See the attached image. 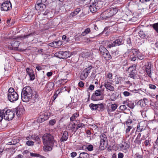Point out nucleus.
<instances>
[{
    "label": "nucleus",
    "instance_id": "79ce46f5",
    "mask_svg": "<svg viewBox=\"0 0 158 158\" xmlns=\"http://www.w3.org/2000/svg\"><path fill=\"white\" fill-rule=\"evenodd\" d=\"M152 27L155 31L158 33V23L154 24L153 25Z\"/></svg>",
    "mask_w": 158,
    "mask_h": 158
},
{
    "label": "nucleus",
    "instance_id": "b1692460",
    "mask_svg": "<svg viewBox=\"0 0 158 158\" xmlns=\"http://www.w3.org/2000/svg\"><path fill=\"white\" fill-rule=\"evenodd\" d=\"M54 84L53 82H51L46 84V88L48 90H52L54 88Z\"/></svg>",
    "mask_w": 158,
    "mask_h": 158
},
{
    "label": "nucleus",
    "instance_id": "5fc2aeb1",
    "mask_svg": "<svg viewBox=\"0 0 158 158\" xmlns=\"http://www.w3.org/2000/svg\"><path fill=\"white\" fill-rule=\"evenodd\" d=\"M48 45L51 47L56 48V45H55L54 41L49 43Z\"/></svg>",
    "mask_w": 158,
    "mask_h": 158
},
{
    "label": "nucleus",
    "instance_id": "ddd939ff",
    "mask_svg": "<svg viewBox=\"0 0 158 158\" xmlns=\"http://www.w3.org/2000/svg\"><path fill=\"white\" fill-rule=\"evenodd\" d=\"M146 125L145 122L143 121L140 122L138 124L137 131H141L144 130L146 128Z\"/></svg>",
    "mask_w": 158,
    "mask_h": 158
},
{
    "label": "nucleus",
    "instance_id": "603ef678",
    "mask_svg": "<svg viewBox=\"0 0 158 158\" xmlns=\"http://www.w3.org/2000/svg\"><path fill=\"white\" fill-rule=\"evenodd\" d=\"M84 126V125L83 123H79L77 124V127H76V128L77 129H78L81 127H82Z\"/></svg>",
    "mask_w": 158,
    "mask_h": 158
},
{
    "label": "nucleus",
    "instance_id": "864d4df0",
    "mask_svg": "<svg viewBox=\"0 0 158 158\" xmlns=\"http://www.w3.org/2000/svg\"><path fill=\"white\" fill-rule=\"evenodd\" d=\"M97 107L98 109L99 108L100 110L103 109L104 108L103 105L102 103L97 104Z\"/></svg>",
    "mask_w": 158,
    "mask_h": 158
},
{
    "label": "nucleus",
    "instance_id": "13d9d810",
    "mask_svg": "<svg viewBox=\"0 0 158 158\" xmlns=\"http://www.w3.org/2000/svg\"><path fill=\"white\" fill-rule=\"evenodd\" d=\"M123 94L125 97H127L131 95L130 93L127 91L124 92H123Z\"/></svg>",
    "mask_w": 158,
    "mask_h": 158
},
{
    "label": "nucleus",
    "instance_id": "774afa93",
    "mask_svg": "<svg viewBox=\"0 0 158 158\" xmlns=\"http://www.w3.org/2000/svg\"><path fill=\"white\" fill-rule=\"evenodd\" d=\"M45 121V119L43 118H40L38 119V121L40 123H42Z\"/></svg>",
    "mask_w": 158,
    "mask_h": 158
},
{
    "label": "nucleus",
    "instance_id": "680f3d73",
    "mask_svg": "<svg viewBox=\"0 0 158 158\" xmlns=\"http://www.w3.org/2000/svg\"><path fill=\"white\" fill-rule=\"evenodd\" d=\"M84 84L82 81H80L78 83V85L81 87H82L84 86Z\"/></svg>",
    "mask_w": 158,
    "mask_h": 158
},
{
    "label": "nucleus",
    "instance_id": "ea45409f",
    "mask_svg": "<svg viewBox=\"0 0 158 158\" xmlns=\"http://www.w3.org/2000/svg\"><path fill=\"white\" fill-rule=\"evenodd\" d=\"M13 142L11 143L15 145L16 143L19 142V139L17 138H13L12 140Z\"/></svg>",
    "mask_w": 158,
    "mask_h": 158
},
{
    "label": "nucleus",
    "instance_id": "bb28decb",
    "mask_svg": "<svg viewBox=\"0 0 158 158\" xmlns=\"http://www.w3.org/2000/svg\"><path fill=\"white\" fill-rule=\"evenodd\" d=\"M89 155L86 152H82L80 153L79 156L77 158H89Z\"/></svg>",
    "mask_w": 158,
    "mask_h": 158
},
{
    "label": "nucleus",
    "instance_id": "a19ab883",
    "mask_svg": "<svg viewBox=\"0 0 158 158\" xmlns=\"http://www.w3.org/2000/svg\"><path fill=\"white\" fill-rule=\"evenodd\" d=\"M55 45H56V48L59 47L62 44V42L61 41L59 40L57 41H54Z\"/></svg>",
    "mask_w": 158,
    "mask_h": 158
},
{
    "label": "nucleus",
    "instance_id": "f8f14e48",
    "mask_svg": "<svg viewBox=\"0 0 158 158\" xmlns=\"http://www.w3.org/2000/svg\"><path fill=\"white\" fill-rule=\"evenodd\" d=\"M129 73V77L131 78H134L135 75L136 68L135 65L130 66L128 69Z\"/></svg>",
    "mask_w": 158,
    "mask_h": 158
},
{
    "label": "nucleus",
    "instance_id": "9d476101",
    "mask_svg": "<svg viewBox=\"0 0 158 158\" xmlns=\"http://www.w3.org/2000/svg\"><path fill=\"white\" fill-rule=\"evenodd\" d=\"M11 4L10 1H6L2 3L1 6V10L7 11L11 9Z\"/></svg>",
    "mask_w": 158,
    "mask_h": 158
},
{
    "label": "nucleus",
    "instance_id": "c756f323",
    "mask_svg": "<svg viewBox=\"0 0 158 158\" xmlns=\"http://www.w3.org/2000/svg\"><path fill=\"white\" fill-rule=\"evenodd\" d=\"M90 32V30L89 28H87L84 31L82 32L81 35L82 36H85Z\"/></svg>",
    "mask_w": 158,
    "mask_h": 158
},
{
    "label": "nucleus",
    "instance_id": "4c0bfd02",
    "mask_svg": "<svg viewBox=\"0 0 158 158\" xmlns=\"http://www.w3.org/2000/svg\"><path fill=\"white\" fill-rule=\"evenodd\" d=\"M62 40L66 42H69L70 41V38L69 37H67V36L65 35H63L62 36Z\"/></svg>",
    "mask_w": 158,
    "mask_h": 158
},
{
    "label": "nucleus",
    "instance_id": "dca6fc26",
    "mask_svg": "<svg viewBox=\"0 0 158 158\" xmlns=\"http://www.w3.org/2000/svg\"><path fill=\"white\" fill-rule=\"evenodd\" d=\"M110 84V83L107 81H105L104 86L106 89L111 91H113L114 90V88Z\"/></svg>",
    "mask_w": 158,
    "mask_h": 158
},
{
    "label": "nucleus",
    "instance_id": "3c124183",
    "mask_svg": "<svg viewBox=\"0 0 158 158\" xmlns=\"http://www.w3.org/2000/svg\"><path fill=\"white\" fill-rule=\"evenodd\" d=\"M149 88L151 89H156V87L154 85L150 84L149 85Z\"/></svg>",
    "mask_w": 158,
    "mask_h": 158
},
{
    "label": "nucleus",
    "instance_id": "393cba45",
    "mask_svg": "<svg viewBox=\"0 0 158 158\" xmlns=\"http://www.w3.org/2000/svg\"><path fill=\"white\" fill-rule=\"evenodd\" d=\"M126 103H127V106L130 108L133 109L134 108L135 106L134 103V102L130 101H128V102L124 101L123 102V103L126 104Z\"/></svg>",
    "mask_w": 158,
    "mask_h": 158
},
{
    "label": "nucleus",
    "instance_id": "c03bdc74",
    "mask_svg": "<svg viewBox=\"0 0 158 158\" xmlns=\"http://www.w3.org/2000/svg\"><path fill=\"white\" fill-rule=\"evenodd\" d=\"M26 144L28 146H32L34 145V142L31 140H28Z\"/></svg>",
    "mask_w": 158,
    "mask_h": 158
},
{
    "label": "nucleus",
    "instance_id": "9b49d317",
    "mask_svg": "<svg viewBox=\"0 0 158 158\" xmlns=\"http://www.w3.org/2000/svg\"><path fill=\"white\" fill-rule=\"evenodd\" d=\"M7 98L10 102H14L18 99L19 95L16 92H14L13 94H7Z\"/></svg>",
    "mask_w": 158,
    "mask_h": 158
},
{
    "label": "nucleus",
    "instance_id": "69168bd1",
    "mask_svg": "<svg viewBox=\"0 0 158 158\" xmlns=\"http://www.w3.org/2000/svg\"><path fill=\"white\" fill-rule=\"evenodd\" d=\"M77 153L75 152H72L71 153V156L73 158V157H75L77 156Z\"/></svg>",
    "mask_w": 158,
    "mask_h": 158
},
{
    "label": "nucleus",
    "instance_id": "e433bc0d",
    "mask_svg": "<svg viewBox=\"0 0 158 158\" xmlns=\"http://www.w3.org/2000/svg\"><path fill=\"white\" fill-rule=\"evenodd\" d=\"M32 139L35 140L36 141H38V143L40 141V139L38 136L37 135H32Z\"/></svg>",
    "mask_w": 158,
    "mask_h": 158
},
{
    "label": "nucleus",
    "instance_id": "39448f33",
    "mask_svg": "<svg viewBox=\"0 0 158 158\" xmlns=\"http://www.w3.org/2000/svg\"><path fill=\"white\" fill-rule=\"evenodd\" d=\"M100 148L102 150L104 149L107 145V138L106 135L104 134H102L100 136Z\"/></svg>",
    "mask_w": 158,
    "mask_h": 158
},
{
    "label": "nucleus",
    "instance_id": "09e8293b",
    "mask_svg": "<svg viewBox=\"0 0 158 158\" xmlns=\"http://www.w3.org/2000/svg\"><path fill=\"white\" fill-rule=\"evenodd\" d=\"M115 46H116L115 45V43L114 41L113 43H111L110 44H109L107 45L108 47L110 48Z\"/></svg>",
    "mask_w": 158,
    "mask_h": 158
},
{
    "label": "nucleus",
    "instance_id": "8fccbe9b",
    "mask_svg": "<svg viewBox=\"0 0 158 158\" xmlns=\"http://www.w3.org/2000/svg\"><path fill=\"white\" fill-rule=\"evenodd\" d=\"M56 122V121L55 119H52L49 121V124L52 126L54 125Z\"/></svg>",
    "mask_w": 158,
    "mask_h": 158
},
{
    "label": "nucleus",
    "instance_id": "f257e3e1",
    "mask_svg": "<svg viewBox=\"0 0 158 158\" xmlns=\"http://www.w3.org/2000/svg\"><path fill=\"white\" fill-rule=\"evenodd\" d=\"M32 91L30 86H27L23 88L21 93V98L25 102H27L33 98L34 95H32Z\"/></svg>",
    "mask_w": 158,
    "mask_h": 158
},
{
    "label": "nucleus",
    "instance_id": "e2e57ef3",
    "mask_svg": "<svg viewBox=\"0 0 158 158\" xmlns=\"http://www.w3.org/2000/svg\"><path fill=\"white\" fill-rule=\"evenodd\" d=\"M81 35H80L79 36L78 35H76L75 36V39L76 41H79V40L80 38L81 37Z\"/></svg>",
    "mask_w": 158,
    "mask_h": 158
},
{
    "label": "nucleus",
    "instance_id": "f03ea898",
    "mask_svg": "<svg viewBox=\"0 0 158 158\" xmlns=\"http://www.w3.org/2000/svg\"><path fill=\"white\" fill-rule=\"evenodd\" d=\"M42 139L45 145L57 146L56 141L54 140L53 136L50 134H44L42 137Z\"/></svg>",
    "mask_w": 158,
    "mask_h": 158
},
{
    "label": "nucleus",
    "instance_id": "c85d7f7f",
    "mask_svg": "<svg viewBox=\"0 0 158 158\" xmlns=\"http://www.w3.org/2000/svg\"><path fill=\"white\" fill-rule=\"evenodd\" d=\"M19 44V41H13L11 43L12 46L15 48H17Z\"/></svg>",
    "mask_w": 158,
    "mask_h": 158
},
{
    "label": "nucleus",
    "instance_id": "0e129e2a",
    "mask_svg": "<svg viewBox=\"0 0 158 158\" xmlns=\"http://www.w3.org/2000/svg\"><path fill=\"white\" fill-rule=\"evenodd\" d=\"M124 156L123 154L122 153H119L118 154V158H123Z\"/></svg>",
    "mask_w": 158,
    "mask_h": 158
},
{
    "label": "nucleus",
    "instance_id": "6ab92c4d",
    "mask_svg": "<svg viewBox=\"0 0 158 158\" xmlns=\"http://www.w3.org/2000/svg\"><path fill=\"white\" fill-rule=\"evenodd\" d=\"M36 4L35 6V8L36 10H39L41 11H43L46 8V6L43 4Z\"/></svg>",
    "mask_w": 158,
    "mask_h": 158
},
{
    "label": "nucleus",
    "instance_id": "5701e85b",
    "mask_svg": "<svg viewBox=\"0 0 158 158\" xmlns=\"http://www.w3.org/2000/svg\"><path fill=\"white\" fill-rule=\"evenodd\" d=\"M114 42L116 46H119L123 44V39L122 37L118 38V39L114 40Z\"/></svg>",
    "mask_w": 158,
    "mask_h": 158
},
{
    "label": "nucleus",
    "instance_id": "a211bd4d",
    "mask_svg": "<svg viewBox=\"0 0 158 158\" xmlns=\"http://www.w3.org/2000/svg\"><path fill=\"white\" fill-rule=\"evenodd\" d=\"M36 34L35 32H34L33 33H31L29 34L28 35H25L23 36L20 35L18 36L17 38H16L15 39L17 40L19 39H20L21 40H23L26 38H27L29 36H33L34 35H35Z\"/></svg>",
    "mask_w": 158,
    "mask_h": 158
},
{
    "label": "nucleus",
    "instance_id": "423d86ee",
    "mask_svg": "<svg viewBox=\"0 0 158 158\" xmlns=\"http://www.w3.org/2000/svg\"><path fill=\"white\" fill-rule=\"evenodd\" d=\"M55 56L60 59H64L69 57L70 56V54L69 51L65 52L59 51L56 52L54 54Z\"/></svg>",
    "mask_w": 158,
    "mask_h": 158
},
{
    "label": "nucleus",
    "instance_id": "a18cd8bd",
    "mask_svg": "<svg viewBox=\"0 0 158 158\" xmlns=\"http://www.w3.org/2000/svg\"><path fill=\"white\" fill-rule=\"evenodd\" d=\"M137 57L136 56H134L133 55H131L130 56V60L132 61H135Z\"/></svg>",
    "mask_w": 158,
    "mask_h": 158
},
{
    "label": "nucleus",
    "instance_id": "f3484780",
    "mask_svg": "<svg viewBox=\"0 0 158 158\" xmlns=\"http://www.w3.org/2000/svg\"><path fill=\"white\" fill-rule=\"evenodd\" d=\"M119 147L123 151L126 150L127 149L129 148V145L126 142H122L119 145Z\"/></svg>",
    "mask_w": 158,
    "mask_h": 158
},
{
    "label": "nucleus",
    "instance_id": "f704fd0d",
    "mask_svg": "<svg viewBox=\"0 0 158 158\" xmlns=\"http://www.w3.org/2000/svg\"><path fill=\"white\" fill-rule=\"evenodd\" d=\"M89 106L92 110H96L98 109L97 104L91 103Z\"/></svg>",
    "mask_w": 158,
    "mask_h": 158
},
{
    "label": "nucleus",
    "instance_id": "4468645a",
    "mask_svg": "<svg viewBox=\"0 0 158 158\" xmlns=\"http://www.w3.org/2000/svg\"><path fill=\"white\" fill-rule=\"evenodd\" d=\"M26 72L29 76L30 80L33 81L34 80L35 77L34 71L32 69L28 68L26 69Z\"/></svg>",
    "mask_w": 158,
    "mask_h": 158
},
{
    "label": "nucleus",
    "instance_id": "473e14b6",
    "mask_svg": "<svg viewBox=\"0 0 158 158\" xmlns=\"http://www.w3.org/2000/svg\"><path fill=\"white\" fill-rule=\"evenodd\" d=\"M99 50L102 54L107 51L106 48L102 45L100 46L99 48Z\"/></svg>",
    "mask_w": 158,
    "mask_h": 158
},
{
    "label": "nucleus",
    "instance_id": "37998d69",
    "mask_svg": "<svg viewBox=\"0 0 158 158\" xmlns=\"http://www.w3.org/2000/svg\"><path fill=\"white\" fill-rule=\"evenodd\" d=\"M117 106L115 104H112L111 105V111H114L117 108Z\"/></svg>",
    "mask_w": 158,
    "mask_h": 158
},
{
    "label": "nucleus",
    "instance_id": "2eb2a0df",
    "mask_svg": "<svg viewBox=\"0 0 158 158\" xmlns=\"http://www.w3.org/2000/svg\"><path fill=\"white\" fill-rule=\"evenodd\" d=\"M126 125L127 127L126 130V133H127L129 132L130 130L133 127L131 120L129 119H128L126 122Z\"/></svg>",
    "mask_w": 158,
    "mask_h": 158
},
{
    "label": "nucleus",
    "instance_id": "0eeeda50",
    "mask_svg": "<svg viewBox=\"0 0 158 158\" xmlns=\"http://www.w3.org/2000/svg\"><path fill=\"white\" fill-rule=\"evenodd\" d=\"M4 119L9 121L13 118L15 114L13 111L10 109L7 110H4Z\"/></svg>",
    "mask_w": 158,
    "mask_h": 158
},
{
    "label": "nucleus",
    "instance_id": "6e6552de",
    "mask_svg": "<svg viewBox=\"0 0 158 158\" xmlns=\"http://www.w3.org/2000/svg\"><path fill=\"white\" fill-rule=\"evenodd\" d=\"M101 94L102 92L100 90H96L92 95L91 99L95 101L102 100L103 97L102 96Z\"/></svg>",
    "mask_w": 158,
    "mask_h": 158
},
{
    "label": "nucleus",
    "instance_id": "1a4fd4ad",
    "mask_svg": "<svg viewBox=\"0 0 158 158\" xmlns=\"http://www.w3.org/2000/svg\"><path fill=\"white\" fill-rule=\"evenodd\" d=\"M92 68V65H90L87 68H85L81 73L80 76V79L81 80H85L87 77Z\"/></svg>",
    "mask_w": 158,
    "mask_h": 158
},
{
    "label": "nucleus",
    "instance_id": "a878e982",
    "mask_svg": "<svg viewBox=\"0 0 158 158\" xmlns=\"http://www.w3.org/2000/svg\"><path fill=\"white\" fill-rule=\"evenodd\" d=\"M139 34V36L142 38L145 39L147 37V34L142 31H140Z\"/></svg>",
    "mask_w": 158,
    "mask_h": 158
},
{
    "label": "nucleus",
    "instance_id": "aec40b11",
    "mask_svg": "<svg viewBox=\"0 0 158 158\" xmlns=\"http://www.w3.org/2000/svg\"><path fill=\"white\" fill-rule=\"evenodd\" d=\"M145 71L146 72L148 76L150 77H151V67L150 65L149 64H148L146 65L145 66Z\"/></svg>",
    "mask_w": 158,
    "mask_h": 158
},
{
    "label": "nucleus",
    "instance_id": "412c9836",
    "mask_svg": "<svg viewBox=\"0 0 158 158\" xmlns=\"http://www.w3.org/2000/svg\"><path fill=\"white\" fill-rule=\"evenodd\" d=\"M102 56L106 60H109L111 58V56L107 50L102 54Z\"/></svg>",
    "mask_w": 158,
    "mask_h": 158
},
{
    "label": "nucleus",
    "instance_id": "20e7f679",
    "mask_svg": "<svg viewBox=\"0 0 158 158\" xmlns=\"http://www.w3.org/2000/svg\"><path fill=\"white\" fill-rule=\"evenodd\" d=\"M117 12L116 9L111 8L102 12L101 15V17L103 19L109 18L116 14Z\"/></svg>",
    "mask_w": 158,
    "mask_h": 158
},
{
    "label": "nucleus",
    "instance_id": "58836bf2",
    "mask_svg": "<svg viewBox=\"0 0 158 158\" xmlns=\"http://www.w3.org/2000/svg\"><path fill=\"white\" fill-rule=\"evenodd\" d=\"M4 111L3 110H0V122L2 121L3 118H4Z\"/></svg>",
    "mask_w": 158,
    "mask_h": 158
},
{
    "label": "nucleus",
    "instance_id": "49530a36",
    "mask_svg": "<svg viewBox=\"0 0 158 158\" xmlns=\"http://www.w3.org/2000/svg\"><path fill=\"white\" fill-rule=\"evenodd\" d=\"M80 11V8H77L76 10L72 14V16H74L75 15H77Z\"/></svg>",
    "mask_w": 158,
    "mask_h": 158
},
{
    "label": "nucleus",
    "instance_id": "bf43d9fd",
    "mask_svg": "<svg viewBox=\"0 0 158 158\" xmlns=\"http://www.w3.org/2000/svg\"><path fill=\"white\" fill-rule=\"evenodd\" d=\"M106 77L109 79H112V73H109L106 75Z\"/></svg>",
    "mask_w": 158,
    "mask_h": 158
},
{
    "label": "nucleus",
    "instance_id": "2f4dec72",
    "mask_svg": "<svg viewBox=\"0 0 158 158\" xmlns=\"http://www.w3.org/2000/svg\"><path fill=\"white\" fill-rule=\"evenodd\" d=\"M139 52V50L137 49L133 48L131 49V52L133 53L132 55L134 56H137Z\"/></svg>",
    "mask_w": 158,
    "mask_h": 158
},
{
    "label": "nucleus",
    "instance_id": "052dcab7",
    "mask_svg": "<svg viewBox=\"0 0 158 158\" xmlns=\"http://www.w3.org/2000/svg\"><path fill=\"white\" fill-rule=\"evenodd\" d=\"M15 112L17 116L19 115H20V111L19 110V107L16 108L15 109Z\"/></svg>",
    "mask_w": 158,
    "mask_h": 158
},
{
    "label": "nucleus",
    "instance_id": "7ed1b4c3",
    "mask_svg": "<svg viewBox=\"0 0 158 158\" xmlns=\"http://www.w3.org/2000/svg\"><path fill=\"white\" fill-rule=\"evenodd\" d=\"M90 4L89 7L90 11L94 13L102 7V2L97 0H91Z\"/></svg>",
    "mask_w": 158,
    "mask_h": 158
},
{
    "label": "nucleus",
    "instance_id": "c9c22d12",
    "mask_svg": "<svg viewBox=\"0 0 158 158\" xmlns=\"http://www.w3.org/2000/svg\"><path fill=\"white\" fill-rule=\"evenodd\" d=\"M137 57L139 60H142L145 57V56L139 52L137 56Z\"/></svg>",
    "mask_w": 158,
    "mask_h": 158
},
{
    "label": "nucleus",
    "instance_id": "4be33fe9",
    "mask_svg": "<svg viewBox=\"0 0 158 158\" xmlns=\"http://www.w3.org/2000/svg\"><path fill=\"white\" fill-rule=\"evenodd\" d=\"M68 132L67 131H64L63 133L62 136L60 139V141L61 142L65 141L68 139Z\"/></svg>",
    "mask_w": 158,
    "mask_h": 158
},
{
    "label": "nucleus",
    "instance_id": "6e6d98bb",
    "mask_svg": "<svg viewBox=\"0 0 158 158\" xmlns=\"http://www.w3.org/2000/svg\"><path fill=\"white\" fill-rule=\"evenodd\" d=\"M87 148L89 151H92L93 150V146L91 144L87 146Z\"/></svg>",
    "mask_w": 158,
    "mask_h": 158
},
{
    "label": "nucleus",
    "instance_id": "cd10ccee",
    "mask_svg": "<svg viewBox=\"0 0 158 158\" xmlns=\"http://www.w3.org/2000/svg\"><path fill=\"white\" fill-rule=\"evenodd\" d=\"M79 114L76 112L74 113L72 115V116L70 118V119L71 121H74L75 119H76V118L79 116Z\"/></svg>",
    "mask_w": 158,
    "mask_h": 158
},
{
    "label": "nucleus",
    "instance_id": "338daca9",
    "mask_svg": "<svg viewBox=\"0 0 158 158\" xmlns=\"http://www.w3.org/2000/svg\"><path fill=\"white\" fill-rule=\"evenodd\" d=\"M94 85H90L89 88V89L91 90H93L94 89Z\"/></svg>",
    "mask_w": 158,
    "mask_h": 158
},
{
    "label": "nucleus",
    "instance_id": "de8ad7c7",
    "mask_svg": "<svg viewBox=\"0 0 158 158\" xmlns=\"http://www.w3.org/2000/svg\"><path fill=\"white\" fill-rule=\"evenodd\" d=\"M8 93L7 94H13L14 92H16L15 91L14 88H10L8 90Z\"/></svg>",
    "mask_w": 158,
    "mask_h": 158
},
{
    "label": "nucleus",
    "instance_id": "72a5a7b5",
    "mask_svg": "<svg viewBox=\"0 0 158 158\" xmlns=\"http://www.w3.org/2000/svg\"><path fill=\"white\" fill-rule=\"evenodd\" d=\"M138 103L140 104L141 106L144 107L145 106V105L147 104V102L145 101L144 100H141L139 101Z\"/></svg>",
    "mask_w": 158,
    "mask_h": 158
},
{
    "label": "nucleus",
    "instance_id": "7c9ffc66",
    "mask_svg": "<svg viewBox=\"0 0 158 158\" xmlns=\"http://www.w3.org/2000/svg\"><path fill=\"white\" fill-rule=\"evenodd\" d=\"M151 47L155 50L158 49V42L155 43H152L151 45Z\"/></svg>",
    "mask_w": 158,
    "mask_h": 158
},
{
    "label": "nucleus",
    "instance_id": "4d7b16f0",
    "mask_svg": "<svg viewBox=\"0 0 158 158\" xmlns=\"http://www.w3.org/2000/svg\"><path fill=\"white\" fill-rule=\"evenodd\" d=\"M119 108L122 110H124L126 109L127 107L125 105H123L120 106Z\"/></svg>",
    "mask_w": 158,
    "mask_h": 158
}]
</instances>
